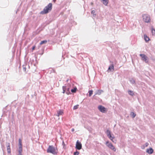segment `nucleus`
Returning <instances> with one entry per match:
<instances>
[{
    "label": "nucleus",
    "mask_w": 155,
    "mask_h": 155,
    "mask_svg": "<svg viewBox=\"0 0 155 155\" xmlns=\"http://www.w3.org/2000/svg\"><path fill=\"white\" fill-rule=\"evenodd\" d=\"M52 6V4L49 3L47 6L45 7L43 10L40 12V14L42 15L47 14L51 10Z\"/></svg>",
    "instance_id": "nucleus-1"
},
{
    "label": "nucleus",
    "mask_w": 155,
    "mask_h": 155,
    "mask_svg": "<svg viewBox=\"0 0 155 155\" xmlns=\"http://www.w3.org/2000/svg\"><path fill=\"white\" fill-rule=\"evenodd\" d=\"M47 152L48 153H50L53 155H56L58 152V149L56 147L53 145H49L48 147Z\"/></svg>",
    "instance_id": "nucleus-2"
},
{
    "label": "nucleus",
    "mask_w": 155,
    "mask_h": 155,
    "mask_svg": "<svg viewBox=\"0 0 155 155\" xmlns=\"http://www.w3.org/2000/svg\"><path fill=\"white\" fill-rule=\"evenodd\" d=\"M143 21L146 23H149L150 22V16L147 14L143 15Z\"/></svg>",
    "instance_id": "nucleus-3"
},
{
    "label": "nucleus",
    "mask_w": 155,
    "mask_h": 155,
    "mask_svg": "<svg viewBox=\"0 0 155 155\" xmlns=\"http://www.w3.org/2000/svg\"><path fill=\"white\" fill-rule=\"evenodd\" d=\"M106 145L110 149L115 152L116 149L111 143H109L108 141H107L106 143Z\"/></svg>",
    "instance_id": "nucleus-4"
},
{
    "label": "nucleus",
    "mask_w": 155,
    "mask_h": 155,
    "mask_svg": "<svg viewBox=\"0 0 155 155\" xmlns=\"http://www.w3.org/2000/svg\"><path fill=\"white\" fill-rule=\"evenodd\" d=\"M106 133L108 138L113 142V139L114 138V136L113 134H111L110 131L109 130H107L106 132Z\"/></svg>",
    "instance_id": "nucleus-5"
},
{
    "label": "nucleus",
    "mask_w": 155,
    "mask_h": 155,
    "mask_svg": "<svg viewBox=\"0 0 155 155\" xmlns=\"http://www.w3.org/2000/svg\"><path fill=\"white\" fill-rule=\"evenodd\" d=\"M62 89L63 90V93H64L66 91H67L66 93L67 94H69L70 93V87H68L66 86H63L62 87Z\"/></svg>",
    "instance_id": "nucleus-6"
},
{
    "label": "nucleus",
    "mask_w": 155,
    "mask_h": 155,
    "mask_svg": "<svg viewBox=\"0 0 155 155\" xmlns=\"http://www.w3.org/2000/svg\"><path fill=\"white\" fill-rule=\"evenodd\" d=\"M99 111L103 113H106L107 112V109L104 107L102 105H99L98 107Z\"/></svg>",
    "instance_id": "nucleus-7"
},
{
    "label": "nucleus",
    "mask_w": 155,
    "mask_h": 155,
    "mask_svg": "<svg viewBox=\"0 0 155 155\" xmlns=\"http://www.w3.org/2000/svg\"><path fill=\"white\" fill-rule=\"evenodd\" d=\"M140 55L141 57L142 60L144 61L146 63L148 62V58L146 55L141 54H140Z\"/></svg>",
    "instance_id": "nucleus-8"
},
{
    "label": "nucleus",
    "mask_w": 155,
    "mask_h": 155,
    "mask_svg": "<svg viewBox=\"0 0 155 155\" xmlns=\"http://www.w3.org/2000/svg\"><path fill=\"white\" fill-rule=\"evenodd\" d=\"M76 148L78 150H80L82 148V144L78 140L76 144Z\"/></svg>",
    "instance_id": "nucleus-9"
},
{
    "label": "nucleus",
    "mask_w": 155,
    "mask_h": 155,
    "mask_svg": "<svg viewBox=\"0 0 155 155\" xmlns=\"http://www.w3.org/2000/svg\"><path fill=\"white\" fill-rule=\"evenodd\" d=\"M146 152L149 154H151L153 153V150L152 148H150L147 149Z\"/></svg>",
    "instance_id": "nucleus-10"
},
{
    "label": "nucleus",
    "mask_w": 155,
    "mask_h": 155,
    "mask_svg": "<svg viewBox=\"0 0 155 155\" xmlns=\"http://www.w3.org/2000/svg\"><path fill=\"white\" fill-rule=\"evenodd\" d=\"M104 92L102 90H97L95 92V94L94 95V96L95 95H100L101 93H103Z\"/></svg>",
    "instance_id": "nucleus-11"
},
{
    "label": "nucleus",
    "mask_w": 155,
    "mask_h": 155,
    "mask_svg": "<svg viewBox=\"0 0 155 155\" xmlns=\"http://www.w3.org/2000/svg\"><path fill=\"white\" fill-rule=\"evenodd\" d=\"M6 146L7 147V151L8 153H11V150L10 147V143H6Z\"/></svg>",
    "instance_id": "nucleus-12"
},
{
    "label": "nucleus",
    "mask_w": 155,
    "mask_h": 155,
    "mask_svg": "<svg viewBox=\"0 0 155 155\" xmlns=\"http://www.w3.org/2000/svg\"><path fill=\"white\" fill-rule=\"evenodd\" d=\"M101 2L106 6L107 5L108 3V0H101Z\"/></svg>",
    "instance_id": "nucleus-13"
},
{
    "label": "nucleus",
    "mask_w": 155,
    "mask_h": 155,
    "mask_svg": "<svg viewBox=\"0 0 155 155\" xmlns=\"http://www.w3.org/2000/svg\"><path fill=\"white\" fill-rule=\"evenodd\" d=\"M144 39L146 42H147L149 41L150 39L149 38L147 37L146 35H144Z\"/></svg>",
    "instance_id": "nucleus-14"
},
{
    "label": "nucleus",
    "mask_w": 155,
    "mask_h": 155,
    "mask_svg": "<svg viewBox=\"0 0 155 155\" xmlns=\"http://www.w3.org/2000/svg\"><path fill=\"white\" fill-rule=\"evenodd\" d=\"M111 69L114 70V66L113 64H112L108 68V71H110Z\"/></svg>",
    "instance_id": "nucleus-15"
},
{
    "label": "nucleus",
    "mask_w": 155,
    "mask_h": 155,
    "mask_svg": "<svg viewBox=\"0 0 155 155\" xmlns=\"http://www.w3.org/2000/svg\"><path fill=\"white\" fill-rule=\"evenodd\" d=\"M63 111L61 110H60L59 111H58L57 112V116H59L61 115L62 114H63Z\"/></svg>",
    "instance_id": "nucleus-16"
},
{
    "label": "nucleus",
    "mask_w": 155,
    "mask_h": 155,
    "mask_svg": "<svg viewBox=\"0 0 155 155\" xmlns=\"http://www.w3.org/2000/svg\"><path fill=\"white\" fill-rule=\"evenodd\" d=\"M77 90V88L75 87H74L73 89L71 90V92L73 93H75L76 92Z\"/></svg>",
    "instance_id": "nucleus-17"
},
{
    "label": "nucleus",
    "mask_w": 155,
    "mask_h": 155,
    "mask_svg": "<svg viewBox=\"0 0 155 155\" xmlns=\"http://www.w3.org/2000/svg\"><path fill=\"white\" fill-rule=\"evenodd\" d=\"M128 93L129 95L131 96H133L134 95L133 92L131 90L128 91Z\"/></svg>",
    "instance_id": "nucleus-18"
},
{
    "label": "nucleus",
    "mask_w": 155,
    "mask_h": 155,
    "mask_svg": "<svg viewBox=\"0 0 155 155\" xmlns=\"http://www.w3.org/2000/svg\"><path fill=\"white\" fill-rule=\"evenodd\" d=\"M130 115L132 116L133 118H134L136 116V114L133 112H131L130 114Z\"/></svg>",
    "instance_id": "nucleus-19"
},
{
    "label": "nucleus",
    "mask_w": 155,
    "mask_h": 155,
    "mask_svg": "<svg viewBox=\"0 0 155 155\" xmlns=\"http://www.w3.org/2000/svg\"><path fill=\"white\" fill-rule=\"evenodd\" d=\"M130 82L132 84H134L135 83V81L133 78H131L129 80Z\"/></svg>",
    "instance_id": "nucleus-20"
},
{
    "label": "nucleus",
    "mask_w": 155,
    "mask_h": 155,
    "mask_svg": "<svg viewBox=\"0 0 155 155\" xmlns=\"http://www.w3.org/2000/svg\"><path fill=\"white\" fill-rule=\"evenodd\" d=\"M47 42V41L46 40H44L43 41H42L40 43V45H42L44 44H46Z\"/></svg>",
    "instance_id": "nucleus-21"
},
{
    "label": "nucleus",
    "mask_w": 155,
    "mask_h": 155,
    "mask_svg": "<svg viewBox=\"0 0 155 155\" xmlns=\"http://www.w3.org/2000/svg\"><path fill=\"white\" fill-rule=\"evenodd\" d=\"M22 146H19L18 149V152H20V153L22 152Z\"/></svg>",
    "instance_id": "nucleus-22"
},
{
    "label": "nucleus",
    "mask_w": 155,
    "mask_h": 155,
    "mask_svg": "<svg viewBox=\"0 0 155 155\" xmlns=\"http://www.w3.org/2000/svg\"><path fill=\"white\" fill-rule=\"evenodd\" d=\"M73 84H70V83H68L67 85L66 86L68 87H70V88L71 87H72L73 86Z\"/></svg>",
    "instance_id": "nucleus-23"
},
{
    "label": "nucleus",
    "mask_w": 155,
    "mask_h": 155,
    "mask_svg": "<svg viewBox=\"0 0 155 155\" xmlns=\"http://www.w3.org/2000/svg\"><path fill=\"white\" fill-rule=\"evenodd\" d=\"M91 14H92L93 16H95L96 15L95 11V10H93L91 11Z\"/></svg>",
    "instance_id": "nucleus-24"
},
{
    "label": "nucleus",
    "mask_w": 155,
    "mask_h": 155,
    "mask_svg": "<svg viewBox=\"0 0 155 155\" xmlns=\"http://www.w3.org/2000/svg\"><path fill=\"white\" fill-rule=\"evenodd\" d=\"M152 33L153 35H155V30L153 28L151 30Z\"/></svg>",
    "instance_id": "nucleus-25"
},
{
    "label": "nucleus",
    "mask_w": 155,
    "mask_h": 155,
    "mask_svg": "<svg viewBox=\"0 0 155 155\" xmlns=\"http://www.w3.org/2000/svg\"><path fill=\"white\" fill-rule=\"evenodd\" d=\"M19 142V146H22L21 140L20 139H19L18 140Z\"/></svg>",
    "instance_id": "nucleus-26"
},
{
    "label": "nucleus",
    "mask_w": 155,
    "mask_h": 155,
    "mask_svg": "<svg viewBox=\"0 0 155 155\" xmlns=\"http://www.w3.org/2000/svg\"><path fill=\"white\" fill-rule=\"evenodd\" d=\"M93 91L92 90H90L89 92H88V93H89V96H91L92 94H93Z\"/></svg>",
    "instance_id": "nucleus-27"
},
{
    "label": "nucleus",
    "mask_w": 155,
    "mask_h": 155,
    "mask_svg": "<svg viewBox=\"0 0 155 155\" xmlns=\"http://www.w3.org/2000/svg\"><path fill=\"white\" fill-rule=\"evenodd\" d=\"M78 105H77L74 106L73 107L74 110H76L78 108Z\"/></svg>",
    "instance_id": "nucleus-28"
},
{
    "label": "nucleus",
    "mask_w": 155,
    "mask_h": 155,
    "mask_svg": "<svg viewBox=\"0 0 155 155\" xmlns=\"http://www.w3.org/2000/svg\"><path fill=\"white\" fill-rule=\"evenodd\" d=\"M79 152L76 151L75 152H74V155H78L79 154Z\"/></svg>",
    "instance_id": "nucleus-29"
},
{
    "label": "nucleus",
    "mask_w": 155,
    "mask_h": 155,
    "mask_svg": "<svg viewBox=\"0 0 155 155\" xmlns=\"http://www.w3.org/2000/svg\"><path fill=\"white\" fill-rule=\"evenodd\" d=\"M22 67H23V70L24 71H26V68L25 67V66L24 65H23V66H22Z\"/></svg>",
    "instance_id": "nucleus-30"
},
{
    "label": "nucleus",
    "mask_w": 155,
    "mask_h": 155,
    "mask_svg": "<svg viewBox=\"0 0 155 155\" xmlns=\"http://www.w3.org/2000/svg\"><path fill=\"white\" fill-rule=\"evenodd\" d=\"M62 145H63V147H64V146H65V144L63 141H62Z\"/></svg>",
    "instance_id": "nucleus-31"
},
{
    "label": "nucleus",
    "mask_w": 155,
    "mask_h": 155,
    "mask_svg": "<svg viewBox=\"0 0 155 155\" xmlns=\"http://www.w3.org/2000/svg\"><path fill=\"white\" fill-rule=\"evenodd\" d=\"M148 144H148V143H145V145H146V147H147V146H148Z\"/></svg>",
    "instance_id": "nucleus-32"
},
{
    "label": "nucleus",
    "mask_w": 155,
    "mask_h": 155,
    "mask_svg": "<svg viewBox=\"0 0 155 155\" xmlns=\"http://www.w3.org/2000/svg\"><path fill=\"white\" fill-rule=\"evenodd\" d=\"M35 46H33L32 48V50H34L35 49Z\"/></svg>",
    "instance_id": "nucleus-33"
},
{
    "label": "nucleus",
    "mask_w": 155,
    "mask_h": 155,
    "mask_svg": "<svg viewBox=\"0 0 155 155\" xmlns=\"http://www.w3.org/2000/svg\"><path fill=\"white\" fill-rule=\"evenodd\" d=\"M74 131V128H72L71 129V131L73 132Z\"/></svg>",
    "instance_id": "nucleus-34"
},
{
    "label": "nucleus",
    "mask_w": 155,
    "mask_h": 155,
    "mask_svg": "<svg viewBox=\"0 0 155 155\" xmlns=\"http://www.w3.org/2000/svg\"><path fill=\"white\" fill-rule=\"evenodd\" d=\"M19 153L18 154V155H22L21 153V152L20 153V152H18Z\"/></svg>",
    "instance_id": "nucleus-35"
},
{
    "label": "nucleus",
    "mask_w": 155,
    "mask_h": 155,
    "mask_svg": "<svg viewBox=\"0 0 155 155\" xmlns=\"http://www.w3.org/2000/svg\"><path fill=\"white\" fill-rule=\"evenodd\" d=\"M68 80H69V79H68L66 80V82H68Z\"/></svg>",
    "instance_id": "nucleus-36"
},
{
    "label": "nucleus",
    "mask_w": 155,
    "mask_h": 155,
    "mask_svg": "<svg viewBox=\"0 0 155 155\" xmlns=\"http://www.w3.org/2000/svg\"><path fill=\"white\" fill-rule=\"evenodd\" d=\"M54 0V2H55V1H56V0Z\"/></svg>",
    "instance_id": "nucleus-37"
}]
</instances>
